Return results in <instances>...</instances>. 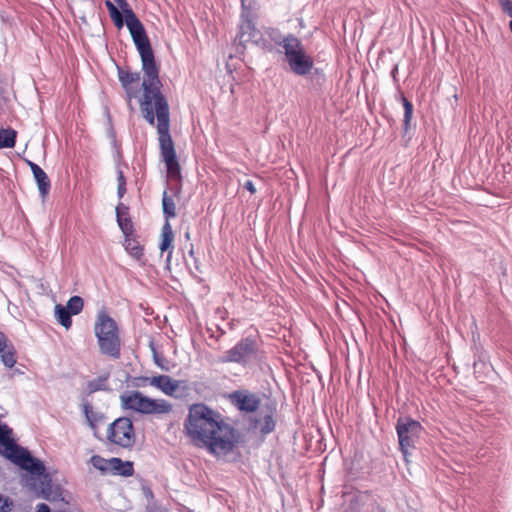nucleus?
<instances>
[{
  "mask_svg": "<svg viewBox=\"0 0 512 512\" xmlns=\"http://www.w3.org/2000/svg\"><path fill=\"white\" fill-rule=\"evenodd\" d=\"M184 429L197 446L206 447L216 456L230 453L239 440L237 430L226 423L218 412L202 403L189 408Z\"/></svg>",
  "mask_w": 512,
  "mask_h": 512,
  "instance_id": "nucleus-1",
  "label": "nucleus"
},
{
  "mask_svg": "<svg viewBox=\"0 0 512 512\" xmlns=\"http://www.w3.org/2000/svg\"><path fill=\"white\" fill-rule=\"evenodd\" d=\"M160 84L151 86L147 83L140 99V110L143 118L150 124L157 120V132L159 135L160 154L167 166L168 177L181 186L182 175L180 164L177 160L174 143L170 135V112L168 101L160 91ZM180 187L177 188L179 192Z\"/></svg>",
  "mask_w": 512,
  "mask_h": 512,
  "instance_id": "nucleus-2",
  "label": "nucleus"
},
{
  "mask_svg": "<svg viewBox=\"0 0 512 512\" xmlns=\"http://www.w3.org/2000/svg\"><path fill=\"white\" fill-rule=\"evenodd\" d=\"M116 3L124 14V23L141 57L142 70L145 75L142 89L145 88L147 83L151 84V86L160 84L159 69L156 65L154 53L144 25L130 8L127 0H117Z\"/></svg>",
  "mask_w": 512,
  "mask_h": 512,
  "instance_id": "nucleus-3",
  "label": "nucleus"
},
{
  "mask_svg": "<svg viewBox=\"0 0 512 512\" xmlns=\"http://www.w3.org/2000/svg\"><path fill=\"white\" fill-rule=\"evenodd\" d=\"M94 333L100 353L114 360L119 359L122 346L120 330L116 321L104 310L97 313Z\"/></svg>",
  "mask_w": 512,
  "mask_h": 512,
  "instance_id": "nucleus-4",
  "label": "nucleus"
},
{
  "mask_svg": "<svg viewBox=\"0 0 512 512\" xmlns=\"http://www.w3.org/2000/svg\"><path fill=\"white\" fill-rule=\"evenodd\" d=\"M276 45L282 47L290 70L298 76H306L314 66L313 58L307 54L301 40L294 34L272 37Z\"/></svg>",
  "mask_w": 512,
  "mask_h": 512,
  "instance_id": "nucleus-5",
  "label": "nucleus"
},
{
  "mask_svg": "<svg viewBox=\"0 0 512 512\" xmlns=\"http://www.w3.org/2000/svg\"><path fill=\"white\" fill-rule=\"evenodd\" d=\"M121 407L142 415H166L172 412L173 405L162 398H150L138 390H128L120 396Z\"/></svg>",
  "mask_w": 512,
  "mask_h": 512,
  "instance_id": "nucleus-6",
  "label": "nucleus"
},
{
  "mask_svg": "<svg viewBox=\"0 0 512 512\" xmlns=\"http://www.w3.org/2000/svg\"><path fill=\"white\" fill-rule=\"evenodd\" d=\"M1 444L4 447V456L21 469L26 470L35 476H41L44 474L45 466L43 462L32 457L27 449L18 446L13 439L8 438Z\"/></svg>",
  "mask_w": 512,
  "mask_h": 512,
  "instance_id": "nucleus-7",
  "label": "nucleus"
},
{
  "mask_svg": "<svg viewBox=\"0 0 512 512\" xmlns=\"http://www.w3.org/2000/svg\"><path fill=\"white\" fill-rule=\"evenodd\" d=\"M259 360V347L255 339L246 337L237 342L224 355L219 357L220 363H237L246 367Z\"/></svg>",
  "mask_w": 512,
  "mask_h": 512,
  "instance_id": "nucleus-8",
  "label": "nucleus"
},
{
  "mask_svg": "<svg viewBox=\"0 0 512 512\" xmlns=\"http://www.w3.org/2000/svg\"><path fill=\"white\" fill-rule=\"evenodd\" d=\"M107 441L123 449H131L136 442V433L129 417H119L108 425Z\"/></svg>",
  "mask_w": 512,
  "mask_h": 512,
  "instance_id": "nucleus-9",
  "label": "nucleus"
},
{
  "mask_svg": "<svg viewBox=\"0 0 512 512\" xmlns=\"http://www.w3.org/2000/svg\"><path fill=\"white\" fill-rule=\"evenodd\" d=\"M422 430L420 422L410 417H400L397 420L396 431L399 447L405 459L410 455V450L415 448Z\"/></svg>",
  "mask_w": 512,
  "mask_h": 512,
  "instance_id": "nucleus-10",
  "label": "nucleus"
},
{
  "mask_svg": "<svg viewBox=\"0 0 512 512\" xmlns=\"http://www.w3.org/2000/svg\"><path fill=\"white\" fill-rule=\"evenodd\" d=\"M137 386L144 387L151 385L158 388L167 396L181 398L189 390L188 382L185 380H174L168 375H157L152 377H139Z\"/></svg>",
  "mask_w": 512,
  "mask_h": 512,
  "instance_id": "nucleus-11",
  "label": "nucleus"
},
{
  "mask_svg": "<svg viewBox=\"0 0 512 512\" xmlns=\"http://www.w3.org/2000/svg\"><path fill=\"white\" fill-rule=\"evenodd\" d=\"M229 400L238 410L253 413L261 403L260 397L248 390H236L229 394Z\"/></svg>",
  "mask_w": 512,
  "mask_h": 512,
  "instance_id": "nucleus-12",
  "label": "nucleus"
},
{
  "mask_svg": "<svg viewBox=\"0 0 512 512\" xmlns=\"http://www.w3.org/2000/svg\"><path fill=\"white\" fill-rule=\"evenodd\" d=\"M236 40L243 47H245L247 43H253L257 46L265 47L266 43L262 33L256 28L255 24L250 19H245L241 22Z\"/></svg>",
  "mask_w": 512,
  "mask_h": 512,
  "instance_id": "nucleus-13",
  "label": "nucleus"
},
{
  "mask_svg": "<svg viewBox=\"0 0 512 512\" xmlns=\"http://www.w3.org/2000/svg\"><path fill=\"white\" fill-rule=\"evenodd\" d=\"M118 78L125 91L128 107L132 110V100L138 96L139 72H130L118 67Z\"/></svg>",
  "mask_w": 512,
  "mask_h": 512,
  "instance_id": "nucleus-14",
  "label": "nucleus"
},
{
  "mask_svg": "<svg viewBox=\"0 0 512 512\" xmlns=\"http://www.w3.org/2000/svg\"><path fill=\"white\" fill-rule=\"evenodd\" d=\"M27 164L29 165L33 173L40 195L42 196V198H45L48 195L51 188V182L49 177L47 176L46 172L36 163L32 161H27Z\"/></svg>",
  "mask_w": 512,
  "mask_h": 512,
  "instance_id": "nucleus-15",
  "label": "nucleus"
},
{
  "mask_svg": "<svg viewBox=\"0 0 512 512\" xmlns=\"http://www.w3.org/2000/svg\"><path fill=\"white\" fill-rule=\"evenodd\" d=\"M128 210V206L123 203H119L116 207L117 222L125 236H131L133 233V223L129 217Z\"/></svg>",
  "mask_w": 512,
  "mask_h": 512,
  "instance_id": "nucleus-16",
  "label": "nucleus"
},
{
  "mask_svg": "<svg viewBox=\"0 0 512 512\" xmlns=\"http://www.w3.org/2000/svg\"><path fill=\"white\" fill-rule=\"evenodd\" d=\"M173 241H174V233L172 230V226L170 224V221H165L162 226V229H161V241L159 244V249L161 252H165V251L169 250L168 255H167V263H169L171 260Z\"/></svg>",
  "mask_w": 512,
  "mask_h": 512,
  "instance_id": "nucleus-17",
  "label": "nucleus"
},
{
  "mask_svg": "<svg viewBox=\"0 0 512 512\" xmlns=\"http://www.w3.org/2000/svg\"><path fill=\"white\" fill-rule=\"evenodd\" d=\"M109 462L112 464L110 473L113 475L130 477L134 474L133 462L131 461H123L121 458L112 457Z\"/></svg>",
  "mask_w": 512,
  "mask_h": 512,
  "instance_id": "nucleus-18",
  "label": "nucleus"
},
{
  "mask_svg": "<svg viewBox=\"0 0 512 512\" xmlns=\"http://www.w3.org/2000/svg\"><path fill=\"white\" fill-rule=\"evenodd\" d=\"M109 374L101 375L96 379L87 382L86 390L88 394H93L97 391H107Z\"/></svg>",
  "mask_w": 512,
  "mask_h": 512,
  "instance_id": "nucleus-19",
  "label": "nucleus"
},
{
  "mask_svg": "<svg viewBox=\"0 0 512 512\" xmlns=\"http://www.w3.org/2000/svg\"><path fill=\"white\" fill-rule=\"evenodd\" d=\"M162 209L165 221H170L171 218L176 217V205L174 199L168 195L167 190H164L162 195Z\"/></svg>",
  "mask_w": 512,
  "mask_h": 512,
  "instance_id": "nucleus-20",
  "label": "nucleus"
},
{
  "mask_svg": "<svg viewBox=\"0 0 512 512\" xmlns=\"http://www.w3.org/2000/svg\"><path fill=\"white\" fill-rule=\"evenodd\" d=\"M84 414L86 417V420L89 424V426L92 429H95L97 425L104 421L105 416L101 412H96L93 410L92 406L90 404L84 405Z\"/></svg>",
  "mask_w": 512,
  "mask_h": 512,
  "instance_id": "nucleus-21",
  "label": "nucleus"
},
{
  "mask_svg": "<svg viewBox=\"0 0 512 512\" xmlns=\"http://www.w3.org/2000/svg\"><path fill=\"white\" fill-rule=\"evenodd\" d=\"M124 247L125 250L135 259L140 260L143 257V247L136 239L126 236Z\"/></svg>",
  "mask_w": 512,
  "mask_h": 512,
  "instance_id": "nucleus-22",
  "label": "nucleus"
},
{
  "mask_svg": "<svg viewBox=\"0 0 512 512\" xmlns=\"http://www.w3.org/2000/svg\"><path fill=\"white\" fill-rule=\"evenodd\" d=\"M16 132L13 129H0V148L15 146Z\"/></svg>",
  "mask_w": 512,
  "mask_h": 512,
  "instance_id": "nucleus-23",
  "label": "nucleus"
},
{
  "mask_svg": "<svg viewBox=\"0 0 512 512\" xmlns=\"http://www.w3.org/2000/svg\"><path fill=\"white\" fill-rule=\"evenodd\" d=\"M55 313L58 322L66 329L72 325L71 316L72 314L62 305L58 304L55 306Z\"/></svg>",
  "mask_w": 512,
  "mask_h": 512,
  "instance_id": "nucleus-24",
  "label": "nucleus"
},
{
  "mask_svg": "<svg viewBox=\"0 0 512 512\" xmlns=\"http://www.w3.org/2000/svg\"><path fill=\"white\" fill-rule=\"evenodd\" d=\"M105 6L109 11V15L117 28H122L124 25V18L122 13L110 0L105 1Z\"/></svg>",
  "mask_w": 512,
  "mask_h": 512,
  "instance_id": "nucleus-25",
  "label": "nucleus"
},
{
  "mask_svg": "<svg viewBox=\"0 0 512 512\" xmlns=\"http://www.w3.org/2000/svg\"><path fill=\"white\" fill-rule=\"evenodd\" d=\"M109 461L110 459H105L100 455H93L90 458V463L93 465V467L103 474L110 473L112 464H110Z\"/></svg>",
  "mask_w": 512,
  "mask_h": 512,
  "instance_id": "nucleus-26",
  "label": "nucleus"
},
{
  "mask_svg": "<svg viewBox=\"0 0 512 512\" xmlns=\"http://www.w3.org/2000/svg\"><path fill=\"white\" fill-rule=\"evenodd\" d=\"M401 101L404 108V119H403V128L404 131L407 132L410 126V122L413 116V105L412 103L403 95L401 96Z\"/></svg>",
  "mask_w": 512,
  "mask_h": 512,
  "instance_id": "nucleus-27",
  "label": "nucleus"
},
{
  "mask_svg": "<svg viewBox=\"0 0 512 512\" xmlns=\"http://www.w3.org/2000/svg\"><path fill=\"white\" fill-rule=\"evenodd\" d=\"M83 305H84V302H83V299L80 297V296H72L65 308L72 314V315H77L79 314L82 309H83Z\"/></svg>",
  "mask_w": 512,
  "mask_h": 512,
  "instance_id": "nucleus-28",
  "label": "nucleus"
},
{
  "mask_svg": "<svg viewBox=\"0 0 512 512\" xmlns=\"http://www.w3.org/2000/svg\"><path fill=\"white\" fill-rule=\"evenodd\" d=\"M1 360L3 364L12 368L16 364V353L13 345H10L9 348L5 349L4 352H1Z\"/></svg>",
  "mask_w": 512,
  "mask_h": 512,
  "instance_id": "nucleus-29",
  "label": "nucleus"
},
{
  "mask_svg": "<svg viewBox=\"0 0 512 512\" xmlns=\"http://www.w3.org/2000/svg\"><path fill=\"white\" fill-rule=\"evenodd\" d=\"M275 429V421L272 414L264 416L263 424L260 426V432L264 435L271 433Z\"/></svg>",
  "mask_w": 512,
  "mask_h": 512,
  "instance_id": "nucleus-30",
  "label": "nucleus"
},
{
  "mask_svg": "<svg viewBox=\"0 0 512 512\" xmlns=\"http://www.w3.org/2000/svg\"><path fill=\"white\" fill-rule=\"evenodd\" d=\"M499 5L504 13L512 18V1L511 0H498Z\"/></svg>",
  "mask_w": 512,
  "mask_h": 512,
  "instance_id": "nucleus-31",
  "label": "nucleus"
},
{
  "mask_svg": "<svg viewBox=\"0 0 512 512\" xmlns=\"http://www.w3.org/2000/svg\"><path fill=\"white\" fill-rule=\"evenodd\" d=\"M8 339L3 332H0V353L4 352L5 349L9 348Z\"/></svg>",
  "mask_w": 512,
  "mask_h": 512,
  "instance_id": "nucleus-32",
  "label": "nucleus"
},
{
  "mask_svg": "<svg viewBox=\"0 0 512 512\" xmlns=\"http://www.w3.org/2000/svg\"><path fill=\"white\" fill-rule=\"evenodd\" d=\"M8 429H7V426L5 425H0V443L4 442L5 440H7L8 438H10L8 436Z\"/></svg>",
  "mask_w": 512,
  "mask_h": 512,
  "instance_id": "nucleus-33",
  "label": "nucleus"
},
{
  "mask_svg": "<svg viewBox=\"0 0 512 512\" xmlns=\"http://www.w3.org/2000/svg\"><path fill=\"white\" fill-rule=\"evenodd\" d=\"M243 187L248 190L251 194H255L256 193V188L254 186V183L251 181V180H247Z\"/></svg>",
  "mask_w": 512,
  "mask_h": 512,
  "instance_id": "nucleus-34",
  "label": "nucleus"
},
{
  "mask_svg": "<svg viewBox=\"0 0 512 512\" xmlns=\"http://www.w3.org/2000/svg\"><path fill=\"white\" fill-rule=\"evenodd\" d=\"M127 189H126V184H118L117 186V196L118 198H123V196L125 195Z\"/></svg>",
  "mask_w": 512,
  "mask_h": 512,
  "instance_id": "nucleus-35",
  "label": "nucleus"
},
{
  "mask_svg": "<svg viewBox=\"0 0 512 512\" xmlns=\"http://www.w3.org/2000/svg\"><path fill=\"white\" fill-rule=\"evenodd\" d=\"M117 182L118 184H126V178L120 168H117Z\"/></svg>",
  "mask_w": 512,
  "mask_h": 512,
  "instance_id": "nucleus-36",
  "label": "nucleus"
},
{
  "mask_svg": "<svg viewBox=\"0 0 512 512\" xmlns=\"http://www.w3.org/2000/svg\"><path fill=\"white\" fill-rule=\"evenodd\" d=\"M37 512H51L47 504L41 503L37 506Z\"/></svg>",
  "mask_w": 512,
  "mask_h": 512,
  "instance_id": "nucleus-37",
  "label": "nucleus"
},
{
  "mask_svg": "<svg viewBox=\"0 0 512 512\" xmlns=\"http://www.w3.org/2000/svg\"><path fill=\"white\" fill-rule=\"evenodd\" d=\"M152 350H153L154 361H155L156 365L162 367L161 362H160V358L158 357L157 352L155 351L154 348H152Z\"/></svg>",
  "mask_w": 512,
  "mask_h": 512,
  "instance_id": "nucleus-38",
  "label": "nucleus"
},
{
  "mask_svg": "<svg viewBox=\"0 0 512 512\" xmlns=\"http://www.w3.org/2000/svg\"><path fill=\"white\" fill-rule=\"evenodd\" d=\"M5 506H7V501L3 500L2 496L0 495V511H4Z\"/></svg>",
  "mask_w": 512,
  "mask_h": 512,
  "instance_id": "nucleus-39",
  "label": "nucleus"
},
{
  "mask_svg": "<svg viewBox=\"0 0 512 512\" xmlns=\"http://www.w3.org/2000/svg\"><path fill=\"white\" fill-rule=\"evenodd\" d=\"M396 72H397V67H395V68L392 70V75H393V77H395Z\"/></svg>",
  "mask_w": 512,
  "mask_h": 512,
  "instance_id": "nucleus-40",
  "label": "nucleus"
},
{
  "mask_svg": "<svg viewBox=\"0 0 512 512\" xmlns=\"http://www.w3.org/2000/svg\"><path fill=\"white\" fill-rule=\"evenodd\" d=\"M380 512H386L384 509H381Z\"/></svg>",
  "mask_w": 512,
  "mask_h": 512,
  "instance_id": "nucleus-41",
  "label": "nucleus"
},
{
  "mask_svg": "<svg viewBox=\"0 0 512 512\" xmlns=\"http://www.w3.org/2000/svg\"><path fill=\"white\" fill-rule=\"evenodd\" d=\"M114 1L116 2L117 0H114Z\"/></svg>",
  "mask_w": 512,
  "mask_h": 512,
  "instance_id": "nucleus-42",
  "label": "nucleus"
}]
</instances>
